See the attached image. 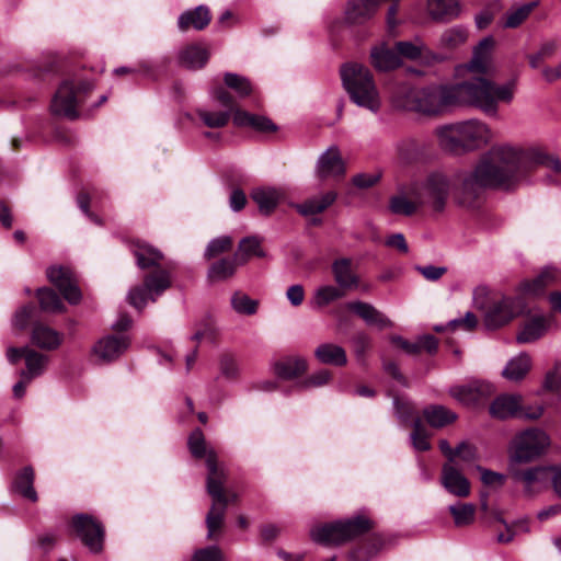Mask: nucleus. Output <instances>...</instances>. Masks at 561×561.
<instances>
[{
    "label": "nucleus",
    "mask_w": 561,
    "mask_h": 561,
    "mask_svg": "<svg viewBox=\"0 0 561 561\" xmlns=\"http://www.w3.org/2000/svg\"><path fill=\"white\" fill-rule=\"evenodd\" d=\"M543 165L561 172V161L539 148L523 149L511 142H495L480 153L473 170L467 173L455 190L454 198L471 207L485 190L510 191L529 171Z\"/></svg>",
    "instance_id": "f257e3e1"
},
{
    "label": "nucleus",
    "mask_w": 561,
    "mask_h": 561,
    "mask_svg": "<svg viewBox=\"0 0 561 561\" xmlns=\"http://www.w3.org/2000/svg\"><path fill=\"white\" fill-rule=\"evenodd\" d=\"M516 79L497 84L477 77L454 83L431 85L414 95L415 108L427 115L440 114L451 107L470 105L488 114L497 112V104H510L515 95Z\"/></svg>",
    "instance_id": "f03ea898"
},
{
    "label": "nucleus",
    "mask_w": 561,
    "mask_h": 561,
    "mask_svg": "<svg viewBox=\"0 0 561 561\" xmlns=\"http://www.w3.org/2000/svg\"><path fill=\"white\" fill-rule=\"evenodd\" d=\"M188 448L195 458L206 456L207 474V492L213 499L210 510L206 515L207 539H218L226 515V497L222 493V484L226 481V472L224 468L217 463V455L213 449H206V442L202 430L196 428L188 437Z\"/></svg>",
    "instance_id": "7ed1b4c3"
},
{
    "label": "nucleus",
    "mask_w": 561,
    "mask_h": 561,
    "mask_svg": "<svg viewBox=\"0 0 561 561\" xmlns=\"http://www.w3.org/2000/svg\"><path fill=\"white\" fill-rule=\"evenodd\" d=\"M133 253L139 268H153L145 275L141 285L131 287L127 293L129 305L136 310L142 311L149 302H156L171 287V274L168 268L161 267L163 254L158 249L147 243H136Z\"/></svg>",
    "instance_id": "20e7f679"
},
{
    "label": "nucleus",
    "mask_w": 561,
    "mask_h": 561,
    "mask_svg": "<svg viewBox=\"0 0 561 561\" xmlns=\"http://www.w3.org/2000/svg\"><path fill=\"white\" fill-rule=\"evenodd\" d=\"M94 85L89 80H64L58 87L50 104L53 114L76 119L77 107L90 95Z\"/></svg>",
    "instance_id": "39448f33"
},
{
    "label": "nucleus",
    "mask_w": 561,
    "mask_h": 561,
    "mask_svg": "<svg viewBox=\"0 0 561 561\" xmlns=\"http://www.w3.org/2000/svg\"><path fill=\"white\" fill-rule=\"evenodd\" d=\"M214 99L225 108L233 112V124L238 127H249L264 135H272L278 130V126L268 117L252 114L239 105L231 92L222 87L214 89Z\"/></svg>",
    "instance_id": "423d86ee"
},
{
    "label": "nucleus",
    "mask_w": 561,
    "mask_h": 561,
    "mask_svg": "<svg viewBox=\"0 0 561 561\" xmlns=\"http://www.w3.org/2000/svg\"><path fill=\"white\" fill-rule=\"evenodd\" d=\"M549 446L550 437L545 431L528 428L515 436L510 465L531 462L543 455Z\"/></svg>",
    "instance_id": "0eeeda50"
},
{
    "label": "nucleus",
    "mask_w": 561,
    "mask_h": 561,
    "mask_svg": "<svg viewBox=\"0 0 561 561\" xmlns=\"http://www.w3.org/2000/svg\"><path fill=\"white\" fill-rule=\"evenodd\" d=\"M353 102L360 107L377 112L380 98L368 68L353 62Z\"/></svg>",
    "instance_id": "6e6552de"
},
{
    "label": "nucleus",
    "mask_w": 561,
    "mask_h": 561,
    "mask_svg": "<svg viewBox=\"0 0 561 561\" xmlns=\"http://www.w3.org/2000/svg\"><path fill=\"white\" fill-rule=\"evenodd\" d=\"M451 190L448 175L442 172L431 173L416 193L419 204H428L435 211H443Z\"/></svg>",
    "instance_id": "1a4fd4ad"
},
{
    "label": "nucleus",
    "mask_w": 561,
    "mask_h": 561,
    "mask_svg": "<svg viewBox=\"0 0 561 561\" xmlns=\"http://www.w3.org/2000/svg\"><path fill=\"white\" fill-rule=\"evenodd\" d=\"M440 140H490L497 135L485 124L477 119L458 122L437 129Z\"/></svg>",
    "instance_id": "9d476101"
},
{
    "label": "nucleus",
    "mask_w": 561,
    "mask_h": 561,
    "mask_svg": "<svg viewBox=\"0 0 561 561\" xmlns=\"http://www.w3.org/2000/svg\"><path fill=\"white\" fill-rule=\"evenodd\" d=\"M543 413L542 407L530 408L529 411H522V397L518 394H502L493 400L490 405V414L493 417L505 420L515 416H524L529 420H537Z\"/></svg>",
    "instance_id": "9b49d317"
},
{
    "label": "nucleus",
    "mask_w": 561,
    "mask_h": 561,
    "mask_svg": "<svg viewBox=\"0 0 561 561\" xmlns=\"http://www.w3.org/2000/svg\"><path fill=\"white\" fill-rule=\"evenodd\" d=\"M72 526L83 545L93 553L103 548L104 528L100 522L88 514H77L72 518Z\"/></svg>",
    "instance_id": "f8f14e48"
},
{
    "label": "nucleus",
    "mask_w": 561,
    "mask_h": 561,
    "mask_svg": "<svg viewBox=\"0 0 561 561\" xmlns=\"http://www.w3.org/2000/svg\"><path fill=\"white\" fill-rule=\"evenodd\" d=\"M309 534L311 540L317 543L340 545L351 538V519L316 524L311 526Z\"/></svg>",
    "instance_id": "ddd939ff"
},
{
    "label": "nucleus",
    "mask_w": 561,
    "mask_h": 561,
    "mask_svg": "<svg viewBox=\"0 0 561 561\" xmlns=\"http://www.w3.org/2000/svg\"><path fill=\"white\" fill-rule=\"evenodd\" d=\"M130 346L128 335H106L100 339L92 347V355L100 363H112L118 359Z\"/></svg>",
    "instance_id": "4468645a"
},
{
    "label": "nucleus",
    "mask_w": 561,
    "mask_h": 561,
    "mask_svg": "<svg viewBox=\"0 0 561 561\" xmlns=\"http://www.w3.org/2000/svg\"><path fill=\"white\" fill-rule=\"evenodd\" d=\"M47 277L59 291L64 298L71 305L80 302L82 295L73 277L72 272L62 266H51L47 270Z\"/></svg>",
    "instance_id": "2eb2a0df"
},
{
    "label": "nucleus",
    "mask_w": 561,
    "mask_h": 561,
    "mask_svg": "<svg viewBox=\"0 0 561 561\" xmlns=\"http://www.w3.org/2000/svg\"><path fill=\"white\" fill-rule=\"evenodd\" d=\"M494 392V388L486 381H471L465 386H455L450 388L449 394L465 405L477 404Z\"/></svg>",
    "instance_id": "dca6fc26"
},
{
    "label": "nucleus",
    "mask_w": 561,
    "mask_h": 561,
    "mask_svg": "<svg viewBox=\"0 0 561 561\" xmlns=\"http://www.w3.org/2000/svg\"><path fill=\"white\" fill-rule=\"evenodd\" d=\"M520 312V304L518 300L504 297L494 302L485 314V323L490 329L500 328L508 323Z\"/></svg>",
    "instance_id": "f3484780"
},
{
    "label": "nucleus",
    "mask_w": 561,
    "mask_h": 561,
    "mask_svg": "<svg viewBox=\"0 0 561 561\" xmlns=\"http://www.w3.org/2000/svg\"><path fill=\"white\" fill-rule=\"evenodd\" d=\"M316 173L321 180L337 179L345 173V164L337 147L331 146L319 157Z\"/></svg>",
    "instance_id": "a211bd4d"
},
{
    "label": "nucleus",
    "mask_w": 561,
    "mask_h": 561,
    "mask_svg": "<svg viewBox=\"0 0 561 561\" xmlns=\"http://www.w3.org/2000/svg\"><path fill=\"white\" fill-rule=\"evenodd\" d=\"M494 38L486 36L474 47L472 58L466 68L474 73L485 75L492 68V53L494 49Z\"/></svg>",
    "instance_id": "6ab92c4d"
},
{
    "label": "nucleus",
    "mask_w": 561,
    "mask_h": 561,
    "mask_svg": "<svg viewBox=\"0 0 561 561\" xmlns=\"http://www.w3.org/2000/svg\"><path fill=\"white\" fill-rule=\"evenodd\" d=\"M516 465H510V471L515 481L522 482L525 486V492L528 494L533 493L536 485H542L549 480V472L551 467H533L526 470H520L515 467Z\"/></svg>",
    "instance_id": "aec40b11"
},
{
    "label": "nucleus",
    "mask_w": 561,
    "mask_h": 561,
    "mask_svg": "<svg viewBox=\"0 0 561 561\" xmlns=\"http://www.w3.org/2000/svg\"><path fill=\"white\" fill-rule=\"evenodd\" d=\"M211 21V12L207 5L201 4L194 9L184 11L178 19V27L181 32L190 30L203 31Z\"/></svg>",
    "instance_id": "412c9836"
},
{
    "label": "nucleus",
    "mask_w": 561,
    "mask_h": 561,
    "mask_svg": "<svg viewBox=\"0 0 561 561\" xmlns=\"http://www.w3.org/2000/svg\"><path fill=\"white\" fill-rule=\"evenodd\" d=\"M353 313L359 317L368 327L383 330L392 328V321L371 304L353 300Z\"/></svg>",
    "instance_id": "4be33fe9"
},
{
    "label": "nucleus",
    "mask_w": 561,
    "mask_h": 561,
    "mask_svg": "<svg viewBox=\"0 0 561 561\" xmlns=\"http://www.w3.org/2000/svg\"><path fill=\"white\" fill-rule=\"evenodd\" d=\"M442 484L449 493L459 497H466L470 493L468 479L450 463L443 466Z\"/></svg>",
    "instance_id": "5701e85b"
},
{
    "label": "nucleus",
    "mask_w": 561,
    "mask_h": 561,
    "mask_svg": "<svg viewBox=\"0 0 561 561\" xmlns=\"http://www.w3.org/2000/svg\"><path fill=\"white\" fill-rule=\"evenodd\" d=\"M210 57L209 50L202 44L193 43L184 46L179 54L180 66L190 69H203Z\"/></svg>",
    "instance_id": "b1692460"
},
{
    "label": "nucleus",
    "mask_w": 561,
    "mask_h": 561,
    "mask_svg": "<svg viewBox=\"0 0 561 561\" xmlns=\"http://www.w3.org/2000/svg\"><path fill=\"white\" fill-rule=\"evenodd\" d=\"M386 546V539L381 534H373L365 539H359L353 545V561H370Z\"/></svg>",
    "instance_id": "393cba45"
},
{
    "label": "nucleus",
    "mask_w": 561,
    "mask_h": 561,
    "mask_svg": "<svg viewBox=\"0 0 561 561\" xmlns=\"http://www.w3.org/2000/svg\"><path fill=\"white\" fill-rule=\"evenodd\" d=\"M348 290L335 284H324L319 286L314 291L310 300V305L313 309H323L333 302H336L345 298Z\"/></svg>",
    "instance_id": "a878e982"
},
{
    "label": "nucleus",
    "mask_w": 561,
    "mask_h": 561,
    "mask_svg": "<svg viewBox=\"0 0 561 561\" xmlns=\"http://www.w3.org/2000/svg\"><path fill=\"white\" fill-rule=\"evenodd\" d=\"M251 197L263 215H270L285 197V194L280 188L263 186L254 188Z\"/></svg>",
    "instance_id": "bb28decb"
},
{
    "label": "nucleus",
    "mask_w": 561,
    "mask_h": 561,
    "mask_svg": "<svg viewBox=\"0 0 561 561\" xmlns=\"http://www.w3.org/2000/svg\"><path fill=\"white\" fill-rule=\"evenodd\" d=\"M373 66L379 71H391L399 68L402 64L397 49H391L386 45L376 46L370 51Z\"/></svg>",
    "instance_id": "cd10ccee"
},
{
    "label": "nucleus",
    "mask_w": 561,
    "mask_h": 561,
    "mask_svg": "<svg viewBox=\"0 0 561 561\" xmlns=\"http://www.w3.org/2000/svg\"><path fill=\"white\" fill-rule=\"evenodd\" d=\"M425 422L433 428H443L453 424L458 415L453 410L442 404H430L423 409Z\"/></svg>",
    "instance_id": "c85d7f7f"
},
{
    "label": "nucleus",
    "mask_w": 561,
    "mask_h": 561,
    "mask_svg": "<svg viewBox=\"0 0 561 561\" xmlns=\"http://www.w3.org/2000/svg\"><path fill=\"white\" fill-rule=\"evenodd\" d=\"M558 280V271L554 268H545L542 272L531 280H524L519 284V290L525 295L538 296L545 289L556 284Z\"/></svg>",
    "instance_id": "c756f323"
},
{
    "label": "nucleus",
    "mask_w": 561,
    "mask_h": 561,
    "mask_svg": "<svg viewBox=\"0 0 561 561\" xmlns=\"http://www.w3.org/2000/svg\"><path fill=\"white\" fill-rule=\"evenodd\" d=\"M31 339L34 345L43 350H56L62 341L59 332L41 323L33 327Z\"/></svg>",
    "instance_id": "7c9ffc66"
},
{
    "label": "nucleus",
    "mask_w": 561,
    "mask_h": 561,
    "mask_svg": "<svg viewBox=\"0 0 561 561\" xmlns=\"http://www.w3.org/2000/svg\"><path fill=\"white\" fill-rule=\"evenodd\" d=\"M331 45L334 50H339L342 41L351 33V1H347L343 16L334 20L329 27Z\"/></svg>",
    "instance_id": "2f4dec72"
},
{
    "label": "nucleus",
    "mask_w": 561,
    "mask_h": 561,
    "mask_svg": "<svg viewBox=\"0 0 561 561\" xmlns=\"http://www.w3.org/2000/svg\"><path fill=\"white\" fill-rule=\"evenodd\" d=\"M25 352V369L21 370L20 376H25L26 378L34 380L45 373L49 363V357L32 348H28Z\"/></svg>",
    "instance_id": "473e14b6"
},
{
    "label": "nucleus",
    "mask_w": 561,
    "mask_h": 561,
    "mask_svg": "<svg viewBox=\"0 0 561 561\" xmlns=\"http://www.w3.org/2000/svg\"><path fill=\"white\" fill-rule=\"evenodd\" d=\"M317 359L325 365L343 366L347 363V355L343 347L324 343L319 345L314 351Z\"/></svg>",
    "instance_id": "72a5a7b5"
},
{
    "label": "nucleus",
    "mask_w": 561,
    "mask_h": 561,
    "mask_svg": "<svg viewBox=\"0 0 561 561\" xmlns=\"http://www.w3.org/2000/svg\"><path fill=\"white\" fill-rule=\"evenodd\" d=\"M222 87L226 91H233L240 99H244L251 96L253 94L254 88L251 81L241 75L233 72H225L224 73V85L216 84L213 87ZM211 94L214 95V90H211Z\"/></svg>",
    "instance_id": "f704fd0d"
},
{
    "label": "nucleus",
    "mask_w": 561,
    "mask_h": 561,
    "mask_svg": "<svg viewBox=\"0 0 561 561\" xmlns=\"http://www.w3.org/2000/svg\"><path fill=\"white\" fill-rule=\"evenodd\" d=\"M34 470L32 467L23 468L14 478L13 490L21 494L23 497L36 502L37 493L33 486L34 484Z\"/></svg>",
    "instance_id": "c9c22d12"
},
{
    "label": "nucleus",
    "mask_w": 561,
    "mask_h": 561,
    "mask_svg": "<svg viewBox=\"0 0 561 561\" xmlns=\"http://www.w3.org/2000/svg\"><path fill=\"white\" fill-rule=\"evenodd\" d=\"M377 523L367 512H358L353 515V545L356 540L365 539L373 534H379Z\"/></svg>",
    "instance_id": "e433bc0d"
},
{
    "label": "nucleus",
    "mask_w": 561,
    "mask_h": 561,
    "mask_svg": "<svg viewBox=\"0 0 561 561\" xmlns=\"http://www.w3.org/2000/svg\"><path fill=\"white\" fill-rule=\"evenodd\" d=\"M307 368V363L300 357H288L274 364V373L282 379H293L302 374Z\"/></svg>",
    "instance_id": "4c0bfd02"
},
{
    "label": "nucleus",
    "mask_w": 561,
    "mask_h": 561,
    "mask_svg": "<svg viewBox=\"0 0 561 561\" xmlns=\"http://www.w3.org/2000/svg\"><path fill=\"white\" fill-rule=\"evenodd\" d=\"M428 12L434 20L449 21L459 14L456 0H428Z\"/></svg>",
    "instance_id": "58836bf2"
},
{
    "label": "nucleus",
    "mask_w": 561,
    "mask_h": 561,
    "mask_svg": "<svg viewBox=\"0 0 561 561\" xmlns=\"http://www.w3.org/2000/svg\"><path fill=\"white\" fill-rule=\"evenodd\" d=\"M234 256L239 265H243L251 256H265V252L261 247V241L259 238L245 237L239 242Z\"/></svg>",
    "instance_id": "ea45409f"
},
{
    "label": "nucleus",
    "mask_w": 561,
    "mask_h": 561,
    "mask_svg": "<svg viewBox=\"0 0 561 561\" xmlns=\"http://www.w3.org/2000/svg\"><path fill=\"white\" fill-rule=\"evenodd\" d=\"M530 357L522 353L518 356L512 358L503 370V376L511 381L522 380L530 369Z\"/></svg>",
    "instance_id": "a19ab883"
},
{
    "label": "nucleus",
    "mask_w": 561,
    "mask_h": 561,
    "mask_svg": "<svg viewBox=\"0 0 561 561\" xmlns=\"http://www.w3.org/2000/svg\"><path fill=\"white\" fill-rule=\"evenodd\" d=\"M547 331V321L543 317L530 319L517 334L518 343H531L540 339Z\"/></svg>",
    "instance_id": "79ce46f5"
},
{
    "label": "nucleus",
    "mask_w": 561,
    "mask_h": 561,
    "mask_svg": "<svg viewBox=\"0 0 561 561\" xmlns=\"http://www.w3.org/2000/svg\"><path fill=\"white\" fill-rule=\"evenodd\" d=\"M336 198V194L334 192H327L325 194L310 198L299 205H297V210L304 215H316L325 210Z\"/></svg>",
    "instance_id": "37998d69"
},
{
    "label": "nucleus",
    "mask_w": 561,
    "mask_h": 561,
    "mask_svg": "<svg viewBox=\"0 0 561 561\" xmlns=\"http://www.w3.org/2000/svg\"><path fill=\"white\" fill-rule=\"evenodd\" d=\"M239 265L236 256L232 259H221L210 265L208 268V278L211 282L225 280L231 277Z\"/></svg>",
    "instance_id": "c03bdc74"
},
{
    "label": "nucleus",
    "mask_w": 561,
    "mask_h": 561,
    "mask_svg": "<svg viewBox=\"0 0 561 561\" xmlns=\"http://www.w3.org/2000/svg\"><path fill=\"white\" fill-rule=\"evenodd\" d=\"M334 284L351 290V260L346 257L335 260L331 265Z\"/></svg>",
    "instance_id": "a18cd8bd"
},
{
    "label": "nucleus",
    "mask_w": 561,
    "mask_h": 561,
    "mask_svg": "<svg viewBox=\"0 0 561 561\" xmlns=\"http://www.w3.org/2000/svg\"><path fill=\"white\" fill-rule=\"evenodd\" d=\"M37 298L41 309L46 312H61L64 304L59 296L50 288L43 287L37 289Z\"/></svg>",
    "instance_id": "49530a36"
},
{
    "label": "nucleus",
    "mask_w": 561,
    "mask_h": 561,
    "mask_svg": "<svg viewBox=\"0 0 561 561\" xmlns=\"http://www.w3.org/2000/svg\"><path fill=\"white\" fill-rule=\"evenodd\" d=\"M454 523L457 527L468 526L473 523L476 506L469 503H458L449 506Z\"/></svg>",
    "instance_id": "de8ad7c7"
},
{
    "label": "nucleus",
    "mask_w": 561,
    "mask_h": 561,
    "mask_svg": "<svg viewBox=\"0 0 561 561\" xmlns=\"http://www.w3.org/2000/svg\"><path fill=\"white\" fill-rule=\"evenodd\" d=\"M171 61V57H163L154 62L144 61L139 64V70L148 78L158 80L168 76Z\"/></svg>",
    "instance_id": "09e8293b"
},
{
    "label": "nucleus",
    "mask_w": 561,
    "mask_h": 561,
    "mask_svg": "<svg viewBox=\"0 0 561 561\" xmlns=\"http://www.w3.org/2000/svg\"><path fill=\"white\" fill-rule=\"evenodd\" d=\"M420 205L404 195H394L389 199V210L393 215L412 216Z\"/></svg>",
    "instance_id": "8fccbe9b"
},
{
    "label": "nucleus",
    "mask_w": 561,
    "mask_h": 561,
    "mask_svg": "<svg viewBox=\"0 0 561 561\" xmlns=\"http://www.w3.org/2000/svg\"><path fill=\"white\" fill-rule=\"evenodd\" d=\"M413 431L410 435L411 443L417 451H426L431 448V444L428 442V434L426 428L424 427L422 420L420 417H415L412 424Z\"/></svg>",
    "instance_id": "3c124183"
},
{
    "label": "nucleus",
    "mask_w": 561,
    "mask_h": 561,
    "mask_svg": "<svg viewBox=\"0 0 561 561\" xmlns=\"http://www.w3.org/2000/svg\"><path fill=\"white\" fill-rule=\"evenodd\" d=\"M201 121L210 128H219L228 124L229 119L233 118V112L227 108V111L219 112H207L201 111L198 113Z\"/></svg>",
    "instance_id": "603ef678"
},
{
    "label": "nucleus",
    "mask_w": 561,
    "mask_h": 561,
    "mask_svg": "<svg viewBox=\"0 0 561 561\" xmlns=\"http://www.w3.org/2000/svg\"><path fill=\"white\" fill-rule=\"evenodd\" d=\"M478 149V142H440L443 153L454 158L466 156Z\"/></svg>",
    "instance_id": "864d4df0"
},
{
    "label": "nucleus",
    "mask_w": 561,
    "mask_h": 561,
    "mask_svg": "<svg viewBox=\"0 0 561 561\" xmlns=\"http://www.w3.org/2000/svg\"><path fill=\"white\" fill-rule=\"evenodd\" d=\"M231 306L236 312L241 314L251 316L257 310V301L241 293H236L231 297Z\"/></svg>",
    "instance_id": "5fc2aeb1"
},
{
    "label": "nucleus",
    "mask_w": 561,
    "mask_h": 561,
    "mask_svg": "<svg viewBox=\"0 0 561 561\" xmlns=\"http://www.w3.org/2000/svg\"><path fill=\"white\" fill-rule=\"evenodd\" d=\"M232 239L229 236H221L209 241L205 249L204 256L206 259L215 257L224 252H227L232 247Z\"/></svg>",
    "instance_id": "6e6d98bb"
},
{
    "label": "nucleus",
    "mask_w": 561,
    "mask_h": 561,
    "mask_svg": "<svg viewBox=\"0 0 561 561\" xmlns=\"http://www.w3.org/2000/svg\"><path fill=\"white\" fill-rule=\"evenodd\" d=\"M468 33L462 27H453L445 31L442 35L440 42L444 46L453 48L466 42Z\"/></svg>",
    "instance_id": "4d7b16f0"
},
{
    "label": "nucleus",
    "mask_w": 561,
    "mask_h": 561,
    "mask_svg": "<svg viewBox=\"0 0 561 561\" xmlns=\"http://www.w3.org/2000/svg\"><path fill=\"white\" fill-rule=\"evenodd\" d=\"M423 44L421 43H412V42H398L396 44V49L398 55L411 60H415L422 56Z\"/></svg>",
    "instance_id": "13d9d810"
},
{
    "label": "nucleus",
    "mask_w": 561,
    "mask_h": 561,
    "mask_svg": "<svg viewBox=\"0 0 561 561\" xmlns=\"http://www.w3.org/2000/svg\"><path fill=\"white\" fill-rule=\"evenodd\" d=\"M535 5V2L528 3L508 13L504 26L511 28L517 27L529 15Z\"/></svg>",
    "instance_id": "bf43d9fd"
},
{
    "label": "nucleus",
    "mask_w": 561,
    "mask_h": 561,
    "mask_svg": "<svg viewBox=\"0 0 561 561\" xmlns=\"http://www.w3.org/2000/svg\"><path fill=\"white\" fill-rule=\"evenodd\" d=\"M220 373L227 379H236L239 376L240 369L233 356L225 354L219 360Z\"/></svg>",
    "instance_id": "052dcab7"
},
{
    "label": "nucleus",
    "mask_w": 561,
    "mask_h": 561,
    "mask_svg": "<svg viewBox=\"0 0 561 561\" xmlns=\"http://www.w3.org/2000/svg\"><path fill=\"white\" fill-rule=\"evenodd\" d=\"M478 319L476 314L471 311H468L463 318L450 320L446 327L451 331H456L458 329H462L465 331H472L473 329H476Z\"/></svg>",
    "instance_id": "680f3d73"
},
{
    "label": "nucleus",
    "mask_w": 561,
    "mask_h": 561,
    "mask_svg": "<svg viewBox=\"0 0 561 561\" xmlns=\"http://www.w3.org/2000/svg\"><path fill=\"white\" fill-rule=\"evenodd\" d=\"M371 347V339L365 332H358L353 337V352L356 354L358 360H364V356Z\"/></svg>",
    "instance_id": "e2e57ef3"
},
{
    "label": "nucleus",
    "mask_w": 561,
    "mask_h": 561,
    "mask_svg": "<svg viewBox=\"0 0 561 561\" xmlns=\"http://www.w3.org/2000/svg\"><path fill=\"white\" fill-rule=\"evenodd\" d=\"M382 176L381 171L377 170L371 173H358L353 175V186L358 188H369L376 185Z\"/></svg>",
    "instance_id": "0e129e2a"
},
{
    "label": "nucleus",
    "mask_w": 561,
    "mask_h": 561,
    "mask_svg": "<svg viewBox=\"0 0 561 561\" xmlns=\"http://www.w3.org/2000/svg\"><path fill=\"white\" fill-rule=\"evenodd\" d=\"M415 270L428 282H437L447 273L446 266L417 265Z\"/></svg>",
    "instance_id": "69168bd1"
},
{
    "label": "nucleus",
    "mask_w": 561,
    "mask_h": 561,
    "mask_svg": "<svg viewBox=\"0 0 561 561\" xmlns=\"http://www.w3.org/2000/svg\"><path fill=\"white\" fill-rule=\"evenodd\" d=\"M192 561H222V553L217 546H210L197 550Z\"/></svg>",
    "instance_id": "338daca9"
},
{
    "label": "nucleus",
    "mask_w": 561,
    "mask_h": 561,
    "mask_svg": "<svg viewBox=\"0 0 561 561\" xmlns=\"http://www.w3.org/2000/svg\"><path fill=\"white\" fill-rule=\"evenodd\" d=\"M393 407L397 417L402 422H409L413 415V405L407 400L394 398Z\"/></svg>",
    "instance_id": "774afa93"
}]
</instances>
